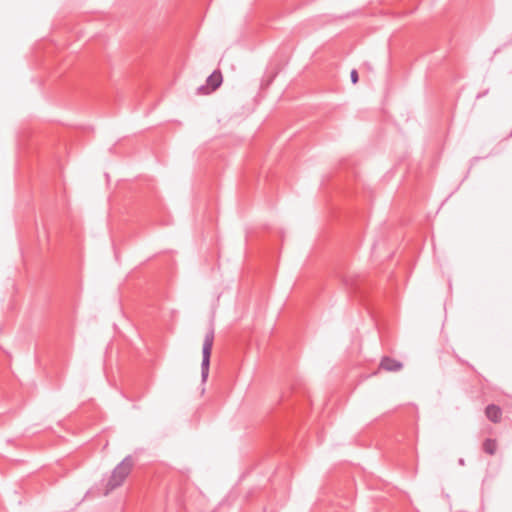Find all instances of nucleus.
<instances>
[{"label": "nucleus", "instance_id": "nucleus-1", "mask_svg": "<svg viewBox=\"0 0 512 512\" xmlns=\"http://www.w3.org/2000/svg\"><path fill=\"white\" fill-rule=\"evenodd\" d=\"M133 465V458L128 455L114 468L106 484V495L123 484L130 474Z\"/></svg>", "mask_w": 512, "mask_h": 512}, {"label": "nucleus", "instance_id": "nucleus-2", "mask_svg": "<svg viewBox=\"0 0 512 512\" xmlns=\"http://www.w3.org/2000/svg\"><path fill=\"white\" fill-rule=\"evenodd\" d=\"M214 343V329L211 327L205 334L202 347L201 378L205 382L209 375L210 357Z\"/></svg>", "mask_w": 512, "mask_h": 512}, {"label": "nucleus", "instance_id": "nucleus-3", "mask_svg": "<svg viewBox=\"0 0 512 512\" xmlns=\"http://www.w3.org/2000/svg\"><path fill=\"white\" fill-rule=\"evenodd\" d=\"M402 367L403 364L400 361L388 356L383 357L380 361V368L388 372L400 371Z\"/></svg>", "mask_w": 512, "mask_h": 512}, {"label": "nucleus", "instance_id": "nucleus-4", "mask_svg": "<svg viewBox=\"0 0 512 512\" xmlns=\"http://www.w3.org/2000/svg\"><path fill=\"white\" fill-rule=\"evenodd\" d=\"M486 417L493 423H499L502 418V410L495 404H489L485 408Z\"/></svg>", "mask_w": 512, "mask_h": 512}, {"label": "nucleus", "instance_id": "nucleus-5", "mask_svg": "<svg viewBox=\"0 0 512 512\" xmlns=\"http://www.w3.org/2000/svg\"><path fill=\"white\" fill-rule=\"evenodd\" d=\"M223 77L222 73L219 70H215L211 75L207 78V86L211 89V91H215L222 84Z\"/></svg>", "mask_w": 512, "mask_h": 512}, {"label": "nucleus", "instance_id": "nucleus-6", "mask_svg": "<svg viewBox=\"0 0 512 512\" xmlns=\"http://www.w3.org/2000/svg\"><path fill=\"white\" fill-rule=\"evenodd\" d=\"M483 451L489 455H494L497 450V441L495 439L487 438L482 445Z\"/></svg>", "mask_w": 512, "mask_h": 512}, {"label": "nucleus", "instance_id": "nucleus-7", "mask_svg": "<svg viewBox=\"0 0 512 512\" xmlns=\"http://www.w3.org/2000/svg\"><path fill=\"white\" fill-rule=\"evenodd\" d=\"M350 77H351V81H352V83H353V84H356V83L358 82V79H359V78H358V72H357V70L353 69V70L351 71Z\"/></svg>", "mask_w": 512, "mask_h": 512}, {"label": "nucleus", "instance_id": "nucleus-8", "mask_svg": "<svg viewBox=\"0 0 512 512\" xmlns=\"http://www.w3.org/2000/svg\"><path fill=\"white\" fill-rule=\"evenodd\" d=\"M459 464L460 465H464V460L463 459H459Z\"/></svg>", "mask_w": 512, "mask_h": 512}]
</instances>
